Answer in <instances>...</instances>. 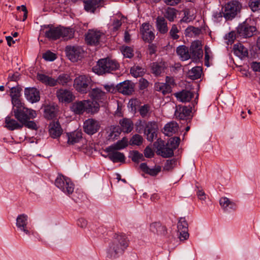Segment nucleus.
<instances>
[{
    "mask_svg": "<svg viewBox=\"0 0 260 260\" xmlns=\"http://www.w3.org/2000/svg\"><path fill=\"white\" fill-rule=\"evenodd\" d=\"M22 124H23V126H25V127L31 129L37 130L38 128L35 121H30L29 120H26Z\"/></svg>",
    "mask_w": 260,
    "mask_h": 260,
    "instance_id": "obj_57",
    "label": "nucleus"
},
{
    "mask_svg": "<svg viewBox=\"0 0 260 260\" xmlns=\"http://www.w3.org/2000/svg\"><path fill=\"white\" fill-rule=\"evenodd\" d=\"M104 0L84 1V9L87 12L94 13L96 8L102 7Z\"/></svg>",
    "mask_w": 260,
    "mask_h": 260,
    "instance_id": "obj_21",
    "label": "nucleus"
},
{
    "mask_svg": "<svg viewBox=\"0 0 260 260\" xmlns=\"http://www.w3.org/2000/svg\"><path fill=\"white\" fill-rule=\"evenodd\" d=\"M174 95L177 100L183 103L189 102L193 96V93L187 90H182L181 91L175 93Z\"/></svg>",
    "mask_w": 260,
    "mask_h": 260,
    "instance_id": "obj_24",
    "label": "nucleus"
},
{
    "mask_svg": "<svg viewBox=\"0 0 260 260\" xmlns=\"http://www.w3.org/2000/svg\"><path fill=\"white\" fill-rule=\"evenodd\" d=\"M119 67V64L115 60L106 58L100 59L92 70L96 74L103 75L111 73L118 69Z\"/></svg>",
    "mask_w": 260,
    "mask_h": 260,
    "instance_id": "obj_2",
    "label": "nucleus"
},
{
    "mask_svg": "<svg viewBox=\"0 0 260 260\" xmlns=\"http://www.w3.org/2000/svg\"><path fill=\"white\" fill-rule=\"evenodd\" d=\"M43 58L47 61H53L56 59L55 54L48 51L43 55Z\"/></svg>",
    "mask_w": 260,
    "mask_h": 260,
    "instance_id": "obj_58",
    "label": "nucleus"
},
{
    "mask_svg": "<svg viewBox=\"0 0 260 260\" xmlns=\"http://www.w3.org/2000/svg\"><path fill=\"white\" fill-rule=\"evenodd\" d=\"M157 125L155 122H148L146 124L144 128V134L146 136L148 141L152 142L156 137L157 131Z\"/></svg>",
    "mask_w": 260,
    "mask_h": 260,
    "instance_id": "obj_12",
    "label": "nucleus"
},
{
    "mask_svg": "<svg viewBox=\"0 0 260 260\" xmlns=\"http://www.w3.org/2000/svg\"><path fill=\"white\" fill-rule=\"evenodd\" d=\"M256 31L255 27L250 25L246 22L240 24L237 27L238 35L243 38L251 37Z\"/></svg>",
    "mask_w": 260,
    "mask_h": 260,
    "instance_id": "obj_11",
    "label": "nucleus"
},
{
    "mask_svg": "<svg viewBox=\"0 0 260 260\" xmlns=\"http://www.w3.org/2000/svg\"><path fill=\"white\" fill-rule=\"evenodd\" d=\"M189 50L191 58L196 61L202 58L203 51L201 42L200 41L197 40L193 42L190 45Z\"/></svg>",
    "mask_w": 260,
    "mask_h": 260,
    "instance_id": "obj_8",
    "label": "nucleus"
},
{
    "mask_svg": "<svg viewBox=\"0 0 260 260\" xmlns=\"http://www.w3.org/2000/svg\"><path fill=\"white\" fill-rule=\"evenodd\" d=\"M100 127L99 122L93 119H88L84 122L83 128L84 132L89 135L95 134L99 131Z\"/></svg>",
    "mask_w": 260,
    "mask_h": 260,
    "instance_id": "obj_13",
    "label": "nucleus"
},
{
    "mask_svg": "<svg viewBox=\"0 0 260 260\" xmlns=\"http://www.w3.org/2000/svg\"><path fill=\"white\" fill-rule=\"evenodd\" d=\"M49 132L51 138L55 139L60 136L62 129L58 121H52L49 125Z\"/></svg>",
    "mask_w": 260,
    "mask_h": 260,
    "instance_id": "obj_20",
    "label": "nucleus"
},
{
    "mask_svg": "<svg viewBox=\"0 0 260 260\" xmlns=\"http://www.w3.org/2000/svg\"><path fill=\"white\" fill-rule=\"evenodd\" d=\"M234 54L240 58L248 56V50L241 44H235L234 46Z\"/></svg>",
    "mask_w": 260,
    "mask_h": 260,
    "instance_id": "obj_34",
    "label": "nucleus"
},
{
    "mask_svg": "<svg viewBox=\"0 0 260 260\" xmlns=\"http://www.w3.org/2000/svg\"><path fill=\"white\" fill-rule=\"evenodd\" d=\"M55 116V112L54 108L50 106L45 107L44 110V116L45 118L51 119Z\"/></svg>",
    "mask_w": 260,
    "mask_h": 260,
    "instance_id": "obj_50",
    "label": "nucleus"
},
{
    "mask_svg": "<svg viewBox=\"0 0 260 260\" xmlns=\"http://www.w3.org/2000/svg\"><path fill=\"white\" fill-rule=\"evenodd\" d=\"M13 112L17 120L22 124L27 120L35 118L37 116L36 112L24 107V103H20L18 106H13Z\"/></svg>",
    "mask_w": 260,
    "mask_h": 260,
    "instance_id": "obj_3",
    "label": "nucleus"
},
{
    "mask_svg": "<svg viewBox=\"0 0 260 260\" xmlns=\"http://www.w3.org/2000/svg\"><path fill=\"white\" fill-rule=\"evenodd\" d=\"M241 5L236 1H231L222 8V14L226 20H232L240 11Z\"/></svg>",
    "mask_w": 260,
    "mask_h": 260,
    "instance_id": "obj_4",
    "label": "nucleus"
},
{
    "mask_svg": "<svg viewBox=\"0 0 260 260\" xmlns=\"http://www.w3.org/2000/svg\"><path fill=\"white\" fill-rule=\"evenodd\" d=\"M176 9L173 8L168 7L165 10L164 17L170 22H173L177 17Z\"/></svg>",
    "mask_w": 260,
    "mask_h": 260,
    "instance_id": "obj_42",
    "label": "nucleus"
},
{
    "mask_svg": "<svg viewBox=\"0 0 260 260\" xmlns=\"http://www.w3.org/2000/svg\"><path fill=\"white\" fill-rule=\"evenodd\" d=\"M43 30L45 37L50 40H56L60 38L61 26L55 27L49 25L45 26Z\"/></svg>",
    "mask_w": 260,
    "mask_h": 260,
    "instance_id": "obj_14",
    "label": "nucleus"
},
{
    "mask_svg": "<svg viewBox=\"0 0 260 260\" xmlns=\"http://www.w3.org/2000/svg\"><path fill=\"white\" fill-rule=\"evenodd\" d=\"M28 216L25 214L19 215L16 218V226L18 229L29 235L31 233L30 229L28 227Z\"/></svg>",
    "mask_w": 260,
    "mask_h": 260,
    "instance_id": "obj_10",
    "label": "nucleus"
},
{
    "mask_svg": "<svg viewBox=\"0 0 260 260\" xmlns=\"http://www.w3.org/2000/svg\"><path fill=\"white\" fill-rule=\"evenodd\" d=\"M220 205L225 211H230V210H235L236 205L235 203L230 200L226 197H222L219 200Z\"/></svg>",
    "mask_w": 260,
    "mask_h": 260,
    "instance_id": "obj_29",
    "label": "nucleus"
},
{
    "mask_svg": "<svg viewBox=\"0 0 260 260\" xmlns=\"http://www.w3.org/2000/svg\"><path fill=\"white\" fill-rule=\"evenodd\" d=\"M65 51L67 56L72 62L81 59L84 54V51L79 46H67Z\"/></svg>",
    "mask_w": 260,
    "mask_h": 260,
    "instance_id": "obj_7",
    "label": "nucleus"
},
{
    "mask_svg": "<svg viewBox=\"0 0 260 260\" xmlns=\"http://www.w3.org/2000/svg\"><path fill=\"white\" fill-rule=\"evenodd\" d=\"M158 154L165 158H168L174 155V150L167 144H164L163 142L159 144L156 147Z\"/></svg>",
    "mask_w": 260,
    "mask_h": 260,
    "instance_id": "obj_22",
    "label": "nucleus"
},
{
    "mask_svg": "<svg viewBox=\"0 0 260 260\" xmlns=\"http://www.w3.org/2000/svg\"><path fill=\"white\" fill-rule=\"evenodd\" d=\"M117 90L123 94L129 95L134 91V84L129 81H125L116 86Z\"/></svg>",
    "mask_w": 260,
    "mask_h": 260,
    "instance_id": "obj_16",
    "label": "nucleus"
},
{
    "mask_svg": "<svg viewBox=\"0 0 260 260\" xmlns=\"http://www.w3.org/2000/svg\"><path fill=\"white\" fill-rule=\"evenodd\" d=\"M164 129V134L166 135L171 136L177 132L178 129V125L176 122H170L166 124Z\"/></svg>",
    "mask_w": 260,
    "mask_h": 260,
    "instance_id": "obj_37",
    "label": "nucleus"
},
{
    "mask_svg": "<svg viewBox=\"0 0 260 260\" xmlns=\"http://www.w3.org/2000/svg\"><path fill=\"white\" fill-rule=\"evenodd\" d=\"M91 81V78L88 76L80 75L74 79L73 85L78 91L83 93H86Z\"/></svg>",
    "mask_w": 260,
    "mask_h": 260,
    "instance_id": "obj_6",
    "label": "nucleus"
},
{
    "mask_svg": "<svg viewBox=\"0 0 260 260\" xmlns=\"http://www.w3.org/2000/svg\"><path fill=\"white\" fill-rule=\"evenodd\" d=\"M121 24H122V22H121V20H119L118 19L115 20L113 21V24L112 25V26L113 27H112L113 31H117L120 27V26H121Z\"/></svg>",
    "mask_w": 260,
    "mask_h": 260,
    "instance_id": "obj_62",
    "label": "nucleus"
},
{
    "mask_svg": "<svg viewBox=\"0 0 260 260\" xmlns=\"http://www.w3.org/2000/svg\"><path fill=\"white\" fill-rule=\"evenodd\" d=\"M55 186L67 194H72L74 190V185L70 179L59 175L55 181Z\"/></svg>",
    "mask_w": 260,
    "mask_h": 260,
    "instance_id": "obj_5",
    "label": "nucleus"
},
{
    "mask_svg": "<svg viewBox=\"0 0 260 260\" xmlns=\"http://www.w3.org/2000/svg\"><path fill=\"white\" fill-rule=\"evenodd\" d=\"M131 74L135 78L142 76L144 73V69L138 66H135L131 68L130 70Z\"/></svg>",
    "mask_w": 260,
    "mask_h": 260,
    "instance_id": "obj_47",
    "label": "nucleus"
},
{
    "mask_svg": "<svg viewBox=\"0 0 260 260\" xmlns=\"http://www.w3.org/2000/svg\"><path fill=\"white\" fill-rule=\"evenodd\" d=\"M248 4L253 12L260 11V0H249Z\"/></svg>",
    "mask_w": 260,
    "mask_h": 260,
    "instance_id": "obj_51",
    "label": "nucleus"
},
{
    "mask_svg": "<svg viewBox=\"0 0 260 260\" xmlns=\"http://www.w3.org/2000/svg\"><path fill=\"white\" fill-rule=\"evenodd\" d=\"M121 129L118 126L112 125L109 127L108 133V139L114 140L117 138L121 133Z\"/></svg>",
    "mask_w": 260,
    "mask_h": 260,
    "instance_id": "obj_43",
    "label": "nucleus"
},
{
    "mask_svg": "<svg viewBox=\"0 0 260 260\" xmlns=\"http://www.w3.org/2000/svg\"><path fill=\"white\" fill-rule=\"evenodd\" d=\"M85 111L87 113H94L99 110V104L94 100H84Z\"/></svg>",
    "mask_w": 260,
    "mask_h": 260,
    "instance_id": "obj_26",
    "label": "nucleus"
},
{
    "mask_svg": "<svg viewBox=\"0 0 260 260\" xmlns=\"http://www.w3.org/2000/svg\"><path fill=\"white\" fill-rule=\"evenodd\" d=\"M190 112L191 110L187 107L178 106L175 115L180 119H185L190 115Z\"/></svg>",
    "mask_w": 260,
    "mask_h": 260,
    "instance_id": "obj_32",
    "label": "nucleus"
},
{
    "mask_svg": "<svg viewBox=\"0 0 260 260\" xmlns=\"http://www.w3.org/2000/svg\"><path fill=\"white\" fill-rule=\"evenodd\" d=\"M143 141V138L141 136L136 134L133 136L130 140L131 145H140L142 144Z\"/></svg>",
    "mask_w": 260,
    "mask_h": 260,
    "instance_id": "obj_53",
    "label": "nucleus"
},
{
    "mask_svg": "<svg viewBox=\"0 0 260 260\" xmlns=\"http://www.w3.org/2000/svg\"><path fill=\"white\" fill-rule=\"evenodd\" d=\"M128 140L126 138H122V140L118 141L114 145L110 146L106 148V151H110L112 150H118L124 148L127 146Z\"/></svg>",
    "mask_w": 260,
    "mask_h": 260,
    "instance_id": "obj_36",
    "label": "nucleus"
},
{
    "mask_svg": "<svg viewBox=\"0 0 260 260\" xmlns=\"http://www.w3.org/2000/svg\"><path fill=\"white\" fill-rule=\"evenodd\" d=\"M77 225L78 226L83 229L86 227L87 221L86 219L81 218L77 220Z\"/></svg>",
    "mask_w": 260,
    "mask_h": 260,
    "instance_id": "obj_63",
    "label": "nucleus"
},
{
    "mask_svg": "<svg viewBox=\"0 0 260 260\" xmlns=\"http://www.w3.org/2000/svg\"><path fill=\"white\" fill-rule=\"evenodd\" d=\"M24 96L31 103H37L40 101V92L36 88L27 87L24 89Z\"/></svg>",
    "mask_w": 260,
    "mask_h": 260,
    "instance_id": "obj_15",
    "label": "nucleus"
},
{
    "mask_svg": "<svg viewBox=\"0 0 260 260\" xmlns=\"http://www.w3.org/2000/svg\"><path fill=\"white\" fill-rule=\"evenodd\" d=\"M107 152L109 153L106 157L113 162H122L125 161V157L123 153L117 151L116 150H112Z\"/></svg>",
    "mask_w": 260,
    "mask_h": 260,
    "instance_id": "obj_27",
    "label": "nucleus"
},
{
    "mask_svg": "<svg viewBox=\"0 0 260 260\" xmlns=\"http://www.w3.org/2000/svg\"><path fill=\"white\" fill-rule=\"evenodd\" d=\"M250 67L255 72H260V62L253 61L250 63Z\"/></svg>",
    "mask_w": 260,
    "mask_h": 260,
    "instance_id": "obj_64",
    "label": "nucleus"
},
{
    "mask_svg": "<svg viewBox=\"0 0 260 260\" xmlns=\"http://www.w3.org/2000/svg\"><path fill=\"white\" fill-rule=\"evenodd\" d=\"M68 143L73 145L80 141L82 138V133L80 131H77L70 134H68Z\"/></svg>",
    "mask_w": 260,
    "mask_h": 260,
    "instance_id": "obj_38",
    "label": "nucleus"
},
{
    "mask_svg": "<svg viewBox=\"0 0 260 260\" xmlns=\"http://www.w3.org/2000/svg\"><path fill=\"white\" fill-rule=\"evenodd\" d=\"M151 26L148 23H144L141 28V32L144 41L150 42L155 38L153 32L150 29Z\"/></svg>",
    "mask_w": 260,
    "mask_h": 260,
    "instance_id": "obj_17",
    "label": "nucleus"
},
{
    "mask_svg": "<svg viewBox=\"0 0 260 260\" xmlns=\"http://www.w3.org/2000/svg\"><path fill=\"white\" fill-rule=\"evenodd\" d=\"M155 88L157 91L162 92L164 95L170 93L172 91V87L164 83H158L156 84Z\"/></svg>",
    "mask_w": 260,
    "mask_h": 260,
    "instance_id": "obj_46",
    "label": "nucleus"
},
{
    "mask_svg": "<svg viewBox=\"0 0 260 260\" xmlns=\"http://www.w3.org/2000/svg\"><path fill=\"white\" fill-rule=\"evenodd\" d=\"M150 110V107L147 105H143L140 107L139 109V112L141 116L144 118L147 116Z\"/></svg>",
    "mask_w": 260,
    "mask_h": 260,
    "instance_id": "obj_56",
    "label": "nucleus"
},
{
    "mask_svg": "<svg viewBox=\"0 0 260 260\" xmlns=\"http://www.w3.org/2000/svg\"><path fill=\"white\" fill-rule=\"evenodd\" d=\"M143 157V156L142 153H139L137 151H135L132 154V159L133 161L137 162L142 159Z\"/></svg>",
    "mask_w": 260,
    "mask_h": 260,
    "instance_id": "obj_60",
    "label": "nucleus"
},
{
    "mask_svg": "<svg viewBox=\"0 0 260 260\" xmlns=\"http://www.w3.org/2000/svg\"><path fill=\"white\" fill-rule=\"evenodd\" d=\"M151 73L156 76L160 75L165 71L166 64L164 62H154L150 65Z\"/></svg>",
    "mask_w": 260,
    "mask_h": 260,
    "instance_id": "obj_31",
    "label": "nucleus"
},
{
    "mask_svg": "<svg viewBox=\"0 0 260 260\" xmlns=\"http://www.w3.org/2000/svg\"><path fill=\"white\" fill-rule=\"evenodd\" d=\"M202 70L200 67H196L193 68L188 72V77L192 80H196L200 78L201 76Z\"/></svg>",
    "mask_w": 260,
    "mask_h": 260,
    "instance_id": "obj_45",
    "label": "nucleus"
},
{
    "mask_svg": "<svg viewBox=\"0 0 260 260\" xmlns=\"http://www.w3.org/2000/svg\"><path fill=\"white\" fill-rule=\"evenodd\" d=\"M71 109L76 114H82L85 111L84 101L73 103L71 106Z\"/></svg>",
    "mask_w": 260,
    "mask_h": 260,
    "instance_id": "obj_39",
    "label": "nucleus"
},
{
    "mask_svg": "<svg viewBox=\"0 0 260 260\" xmlns=\"http://www.w3.org/2000/svg\"><path fill=\"white\" fill-rule=\"evenodd\" d=\"M56 95L60 102L64 103H70L75 98V96L71 90L64 88L58 89L56 92Z\"/></svg>",
    "mask_w": 260,
    "mask_h": 260,
    "instance_id": "obj_9",
    "label": "nucleus"
},
{
    "mask_svg": "<svg viewBox=\"0 0 260 260\" xmlns=\"http://www.w3.org/2000/svg\"><path fill=\"white\" fill-rule=\"evenodd\" d=\"M180 138L179 137H173L169 139L166 143L167 146L170 147L173 150L176 149L180 143Z\"/></svg>",
    "mask_w": 260,
    "mask_h": 260,
    "instance_id": "obj_49",
    "label": "nucleus"
},
{
    "mask_svg": "<svg viewBox=\"0 0 260 260\" xmlns=\"http://www.w3.org/2000/svg\"><path fill=\"white\" fill-rule=\"evenodd\" d=\"M55 80L56 85L58 84L62 86H66L71 83L72 79L70 74L63 73L60 74Z\"/></svg>",
    "mask_w": 260,
    "mask_h": 260,
    "instance_id": "obj_35",
    "label": "nucleus"
},
{
    "mask_svg": "<svg viewBox=\"0 0 260 260\" xmlns=\"http://www.w3.org/2000/svg\"><path fill=\"white\" fill-rule=\"evenodd\" d=\"M161 171V168L160 166H156L154 168H149L147 174H149L151 176H154L157 175L158 173Z\"/></svg>",
    "mask_w": 260,
    "mask_h": 260,
    "instance_id": "obj_59",
    "label": "nucleus"
},
{
    "mask_svg": "<svg viewBox=\"0 0 260 260\" xmlns=\"http://www.w3.org/2000/svg\"><path fill=\"white\" fill-rule=\"evenodd\" d=\"M156 27L157 30L162 34H166L168 31L167 21L162 16H158L156 19Z\"/></svg>",
    "mask_w": 260,
    "mask_h": 260,
    "instance_id": "obj_25",
    "label": "nucleus"
},
{
    "mask_svg": "<svg viewBox=\"0 0 260 260\" xmlns=\"http://www.w3.org/2000/svg\"><path fill=\"white\" fill-rule=\"evenodd\" d=\"M151 232L158 235H165L167 233V229L159 222H154L150 225Z\"/></svg>",
    "mask_w": 260,
    "mask_h": 260,
    "instance_id": "obj_23",
    "label": "nucleus"
},
{
    "mask_svg": "<svg viewBox=\"0 0 260 260\" xmlns=\"http://www.w3.org/2000/svg\"><path fill=\"white\" fill-rule=\"evenodd\" d=\"M90 95L94 101L104 100L106 97L105 92L99 88L92 89Z\"/></svg>",
    "mask_w": 260,
    "mask_h": 260,
    "instance_id": "obj_41",
    "label": "nucleus"
},
{
    "mask_svg": "<svg viewBox=\"0 0 260 260\" xmlns=\"http://www.w3.org/2000/svg\"><path fill=\"white\" fill-rule=\"evenodd\" d=\"M22 88L19 86L13 87L10 89V96L13 106H18L22 103L20 99Z\"/></svg>",
    "mask_w": 260,
    "mask_h": 260,
    "instance_id": "obj_19",
    "label": "nucleus"
},
{
    "mask_svg": "<svg viewBox=\"0 0 260 260\" xmlns=\"http://www.w3.org/2000/svg\"><path fill=\"white\" fill-rule=\"evenodd\" d=\"M179 30L176 24H173L170 30L169 34L171 38L174 40H177L179 38V36L177 35Z\"/></svg>",
    "mask_w": 260,
    "mask_h": 260,
    "instance_id": "obj_54",
    "label": "nucleus"
},
{
    "mask_svg": "<svg viewBox=\"0 0 260 260\" xmlns=\"http://www.w3.org/2000/svg\"><path fill=\"white\" fill-rule=\"evenodd\" d=\"M128 246V240L123 233L115 234L107 250V257L115 258L121 255Z\"/></svg>",
    "mask_w": 260,
    "mask_h": 260,
    "instance_id": "obj_1",
    "label": "nucleus"
},
{
    "mask_svg": "<svg viewBox=\"0 0 260 260\" xmlns=\"http://www.w3.org/2000/svg\"><path fill=\"white\" fill-rule=\"evenodd\" d=\"M120 51L125 57L131 58L134 56V49L131 47L122 46L121 47Z\"/></svg>",
    "mask_w": 260,
    "mask_h": 260,
    "instance_id": "obj_48",
    "label": "nucleus"
},
{
    "mask_svg": "<svg viewBox=\"0 0 260 260\" xmlns=\"http://www.w3.org/2000/svg\"><path fill=\"white\" fill-rule=\"evenodd\" d=\"M176 160L175 159H172L167 160L164 166V170L169 171L173 169L176 165Z\"/></svg>",
    "mask_w": 260,
    "mask_h": 260,
    "instance_id": "obj_55",
    "label": "nucleus"
},
{
    "mask_svg": "<svg viewBox=\"0 0 260 260\" xmlns=\"http://www.w3.org/2000/svg\"><path fill=\"white\" fill-rule=\"evenodd\" d=\"M121 129L123 132L128 133L131 132L133 128V123L132 120L127 118H123L119 122Z\"/></svg>",
    "mask_w": 260,
    "mask_h": 260,
    "instance_id": "obj_40",
    "label": "nucleus"
},
{
    "mask_svg": "<svg viewBox=\"0 0 260 260\" xmlns=\"http://www.w3.org/2000/svg\"><path fill=\"white\" fill-rule=\"evenodd\" d=\"M103 34L99 31L91 30H89L86 35V41L90 45H96Z\"/></svg>",
    "mask_w": 260,
    "mask_h": 260,
    "instance_id": "obj_18",
    "label": "nucleus"
},
{
    "mask_svg": "<svg viewBox=\"0 0 260 260\" xmlns=\"http://www.w3.org/2000/svg\"><path fill=\"white\" fill-rule=\"evenodd\" d=\"M176 53L180 59L183 61L187 60L191 58L188 48L185 45L178 46L176 49Z\"/></svg>",
    "mask_w": 260,
    "mask_h": 260,
    "instance_id": "obj_33",
    "label": "nucleus"
},
{
    "mask_svg": "<svg viewBox=\"0 0 260 260\" xmlns=\"http://www.w3.org/2000/svg\"><path fill=\"white\" fill-rule=\"evenodd\" d=\"M60 38H62L64 40H68L74 37V30L72 28H66L61 26V31Z\"/></svg>",
    "mask_w": 260,
    "mask_h": 260,
    "instance_id": "obj_44",
    "label": "nucleus"
},
{
    "mask_svg": "<svg viewBox=\"0 0 260 260\" xmlns=\"http://www.w3.org/2000/svg\"><path fill=\"white\" fill-rule=\"evenodd\" d=\"M37 78L41 82L46 85L52 87L56 86L55 79L52 77H50L44 74L38 73Z\"/></svg>",
    "mask_w": 260,
    "mask_h": 260,
    "instance_id": "obj_30",
    "label": "nucleus"
},
{
    "mask_svg": "<svg viewBox=\"0 0 260 260\" xmlns=\"http://www.w3.org/2000/svg\"><path fill=\"white\" fill-rule=\"evenodd\" d=\"M178 231H188V224L184 218H180L177 224Z\"/></svg>",
    "mask_w": 260,
    "mask_h": 260,
    "instance_id": "obj_52",
    "label": "nucleus"
},
{
    "mask_svg": "<svg viewBox=\"0 0 260 260\" xmlns=\"http://www.w3.org/2000/svg\"><path fill=\"white\" fill-rule=\"evenodd\" d=\"M179 233L178 237L181 241H184L187 239L189 237V234L188 231L184 230L178 231Z\"/></svg>",
    "mask_w": 260,
    "mask_h": 260,
    "instance_id": "obj_61",
    "label": "nucleus"
},
{
    "mask_svg": "<svg viewBox=\"0 0 260 260\" xmlns=\"http://www.w3.org/2000/svg\"><path fill=\"white\" fill-rule=\"evenodd\" d=\"M5 124V127L10 131L20 129L23 127V124L9 116L6 117Z\"/></svg>",
    "mask_w": 260,
    "mask_h": 260,
    "instance_id": "obj_28",
    "label": "nucleus"
}]
</instances>
